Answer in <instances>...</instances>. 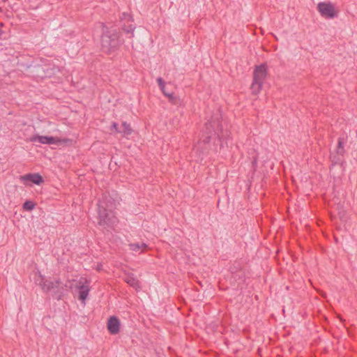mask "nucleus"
<instances>
[{"mask_svg": "<svg viewBox=\"0 0 357 357\" xmlns=\"http://www.w3.org/2000/svg\"><path fill=\"white\" fill-rule=\"evenodd\" d=\"M130 250L134 252H138L140 249L139 243H130L129 244Z\"/></svg>", "mask_w": 357, "mask_h": 357, "instance_id": "nucleus-18", "label": "nucleus"}, {"mask_svg": "<svg viewBox=\"0 0 357 357\" xmlns=\"http://www.w3.org/2000/svg\"><path fill=\"white\" fill-rule=\"evenodd\" d=\"M343 156H341V155H334L331 158V160H332V162L334 163V164H337V163H340L342 161V158Z\"/></svg>", "mask_w": 357, "mask_h": 357, "instance_id": "nucleus-20", "label": "nucleus"}, {"mask_svg": "<svg viewBox=\"0 0 357 357\" xmlns=\"http://www.w3.org/2000/svg\"><path fill=\"white\" fill-rule=\"evenodd\" d=\"M206 135H202L200 139V142L204 144H208L213 136H217V137L222 141L227 138V135L223 133L222 129L220 124L219 121H209L205 123Z\"/></svg>", "mask_w": 357, "mask_h": 357, "instance_id": "nucleus-3", "label": "nucleus"}, {"mask_svg": "<svg viewBox=\"0 0 357 357\" xmlns=\"http://www.w3.org/2000/svg\"><path fill=\"white\" fill-rule=\"evenodd\" d=\"M90 284L91 280L84 277L70 282V287L74 298H77L84 305L90 291Z\"/></svg>", "mask_w": 357, "mask_h": 357, "instance_id": "nucleus-2", "label": "nucleus"}, {"mask_svg": "<svg viewBox=\"0 0 357 357\" xmlns=\"http://www.w3.org/2000/svg\"><path fill=\"white\" fill-rule=\"evenodd\" d=\"M157 82H158V86H159L160 89L161 90V91L162 92L163 91H165V81L161 77H158L157 79Z\"/></svg>", "mask_w": 357, "mask_h": 357, "instance_id": "nucleus-17", "label": "nucleus"}, {"mask_svg": "<svg viewBox=\"0 0 357 357\" xmlns=\"http://www.w3.org/2000/svg\"><path fill=\"white\" fill-rule=\"evenodd\" d=\"M98 217L100 226L106 227H112L117 222V218L112 211H108L103 206H98Z\"/></svg>", "mask_w": 357, "mask_h": 357, "instance_id": "nucleus-6", "label": "nucleus"}, {"mask_svg": "<svg viewBox=\"0 0 357 357\" xmlns=\"http://www.w3.org/2000/svg\"><path fill=\"white\" fill-rule=\"evenodd\" d=\"M256 162H257L256 160H254L253 161V165L256 164Z\"/></svg>", "mask_w": 357, "mask_h": 357, "instance_id": "nucleus-23", "label": "nucleus"}, {"mask_svg": "<svg viewBox=\"0 0 357 357\" xmlns=\"http://www.w3.org/2000/svg\"><path fill=\"white\" fill-rule=\"evenodd\" d=\"M122 43L120 32L116 26H103L101 38V49L103 52L110 54L116 51Z\"/></svg>", "mask_w": 357, "mask_h": 357, "instance_id": "nucleus-1", "label": "nucleus"}, {"mask_svg": "<svg viewBox=\"0 0 357 357\" xmlns=\"http://www.w3.org/2000/svg\"><path fill=\"white\" fill-rule=\"evenodd\" d=\"M38 282L44 291L48 292L53 291L54 296L58 300L61 298V293L60 292V289H63V287L58 280L56 278L52 280L47 279L40 275L39 280H38Z\"/></svg>", "mask_w": 357, "mask_h": 357, "instance_id": "nucleus-5", "label": "nucleus"}, {"mask_svg": "<svg viewBox=\"0 0 357 357\" xmlns=\"http://www.w3.org/2000/svg\"><path fill=\"white\" fill-rule=\"evenodd\" d=\"M139 246H140V249L142 250V252H143L148 248V245L144 243H139Z\"/></svg>", "mask_w": 357, "mask_h": 357, "instance_id": "nucleus-21", "label": "nucleus"}, {"mask_svg": "<svg viewBox=\"0 0 357 357\" xmlns=\"http://www.w3.org/2000/svg\"><path fill=\"white\" fill-rule=\"evenodd\" d=\"M121 20H126L127 24H124L123 25L122 29L124 32H126L128 34H130L129 36L130 38H132L134 36V30L135 29L134 24H132L133 21L132 20V17L126 13H123L122 14V16L121 17Z\"/></svg>", "mask_w": 357, "mask_h": 357, "instance_id": "nucleus-9", "label": "nucleus"}, {"mask_svg": "<svg viewBox=\"0 0 357 357\" xmlns=\"http://www.w3.org/2000/svg\"><path fill=\"white\" fill-rule=\"evenodd\" d=\"M124 281L132 288L138 290L140 289L139 281L132 273H127L125 275Z\"/></svg>", "mask_w": 357, "mask_h": 357, "instance_id": "nucleus-12", "label": "nucleus"}, {"mask_svg": "<svg viewBox=\"0 0 357 357\" xmlns=\"http://www.w3.org/2000/svg\"><path fill=\"white\" fill-rule=\"evenodd\" d=\"M122 130H121V133H123L124 136L130 135L132 132V129L130 126V124L128 123L126 121L122 122Z\"/></svg>", "mask_w": 357, "mask_h": 357, "instance_id": "nucleus-13", "label": "nucleus"}, {"mask_svg": "<svg viewBox=\"0 0 357 357\" xmlns=\"http://www.w3.org/2000/svg\"><path fill=\"white\" fill-rule=\"evenodd\" d=\"M267 75L266 64H261L255 67L253 73V82L251 90L253 94H258L261 89L264 81Z\"/></svg>", "mask_w": 357, "mask_h": 357, "instance_id": "nucleus-4", "label": "nucleus"}, {"mask_svg": "<svg viewBox=\"0 0 357 357\" xmlns=\"http://www.w3.org/2000/svg\"><path fill=\"white\" fill-rule=\"evenodd\" d=\"M20 180L25 185H31V183H34L36 185H40L44 182L43 178L38 173L34 174H27L23 176H20Z\"/></svg>", "mask_w": 357, "mask_h": 357, "instance_id": "nucleus-8", "label": "nucleus"}, {"mask_svg": "<svg viewBox=\"0 0 357 357\" xmlns=\"http://www.w3.org/2000/svg\"><path fill=\"white\" fill-rule=\"evenodd\" d=\"M162 93L168 98V100H169L170 97L174 95L172 93H165V90L162 91Z\"/></svg>", "mask_w": 357, "mask_h": 357, "instance_id": "nucleus-22", "label": "nucleus"}, {"mask_svg": "<svg viewBox=\"0 0 357 357\" xmlns=\"http://www.w3.org/2000/svg\"><path fill=\"white\" fill-rule=\"evenodd\" d=\"M120 320L117 317L112 316L107 321V330L112 335H116L120 331Z\"/></svg>", "mask_w": 357, "mask_h": 357, "instance_id": "nucleus-10", "label": "nucleus"}, {"mask_svg": "<svg viewBox=\"0 0 357 357\" xmlns=\"http://www.w3.org/2000/svg\"><path fill=\"white\" fill-rule=\"evenodd\" d=\"M110 131L112 132H120L121 133V130H119V124L116 122H113L111 125V127H110Z\"/></svg>", "mask_w": 357, "mask_h": 357, "instance_id": "nucleus-19", "label": "nucleus"}, {"mask_svg": "<svg viewBox=\"0 0 357 357\" xmlns=\"http://www.w3.org/2000/svg\"><path fill=\"white\" fill-rule=\"evenodd\" d=\"M34 206L35 204L29 200L26 201L22 206L23 208L26 211H31L34 208Z\"/></svg>", "mask_w": 357, "mask_h": 357, "instance_id": "nucleus-16", "label": "nucleus"}, {"mask_svg": "<svg viewBox=\"0 0 357 357\" xmlns=\"http://www.w3.org/2000/svg\"><path fill=\"white\" fill-rule=\"evenodd\" d=\"M317 10L321 15L325 18L332 19L337 15V11L334 5L331 3L320 2L317 5Z\"/></svg>", "mask_w": 357, "mask_h": 357, "instance_id": "nucleus-7", "label": "nucleus"}, {"mask_svg": "<svg viewBox=\"0 0 357 357\" xmlns=\"http://www.w3.org/2000/svg\"><path fill=\"white\" fill-rule=\"evenodd\" d=\"M344 154V139L338 138L337 146L336 149V155L343 156Z\"/></svg>", "mask_w": 357, "mask_h": 357, "instance_id": "nucleus-14", "label": "nucleus"}, {"mask_svg": "<svg viewBox=\"0 0 357 357\" xmlns=\"http://www.w3.org/2000/svg\"><path fill=\"white\" fill-rule=\"evenodd\" d=\"M31 142H39L44 144H52L56 142V139L53 137H46L40 135H34L30 138Z\"/></svg>", "mask_w": 357, "mask_h": 357, "instance_id": "nucleus-11", "label": "nucleus"}, {"mask_svg": "<svg viewBox=\"0 0 357 357\" xmlns=\"http://www.w3.org/2000/svg\"><path fill=\"white\" fill-rule=\"evenodd\" d=\"M169 102L174 105H181V98L175 95H173L172 96L170 97Z\"/></svg>", "mask_w": 357, "mask_h": 357, "instance_id": "nucleus-15", "label": "nucleus"}]
</instances>
